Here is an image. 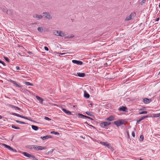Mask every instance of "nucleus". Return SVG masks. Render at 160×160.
Returning <instances> with one entry per match:
<instances>
[{
    "mask_svg": "<svg viewBox=\"0 0 160 160\" xmlns=\"http://www.w3.org/2000/svg\"><path fill=\"white\" fill-rule=\"evenodd\" d=\"M53 34L56 36L61 37L64 36L65 35V33H63L62 31L56 30L53 31Z\"/></svg>",
    "mask_w": 160,
    "mask_h": 160,
    "instance_id": "obj_1",
    "label": "nucleus"
},
{
    "mask_svg": "<svg viewBox=\"0 0 160 160\" xmlns=\"http://www.w3.org/2000/svg\"><path fill=\"white\" fill-rule=\"evenodd\" d=\"M11 114L12 115H13L16 116H17L21 118H24L25 119H26L27 120H29V121H31V119L30 118H28L25 117L24 116H23L22 115H21L20 114H17L16 113H14V112H12Z\"/></svg>",
    "mask_w": 160,
    "mask_h": 160,
    "instance_id": "obj_2",
    "label": "nucleus"
},
{
    "mask_svg": "<svg viewBox=\"0 0 160 160\" xmlns=\"http://www.w3.org/2000/svg\"><path fill=\"white\" fill-rule=\"evenodd\" d=\"M47 148L46 147H42L41 146L34 145V149L36 150H42L46 149Z\"/></svg>",
    "mask_w": 160,
    "mask_h": 160,
    "instance_id": "obj_3",
    "label": "nucleus"
},
{
    "mask_svg": "<svg viewBox=\"0 0 160 160\" xmlns=\"http://www.w3.org/2000/svg\"><path fill=\"white\" fill-rule=\"evenodd\" d=\"M2 145L5 148H8L9 150L12 151V152H17V151L16 149H13L11 147H10V146L8 145L5 144H2Z\"/></svg>",
    "mask_w": 160,
    "mask_h": 160,
    "instance_id": "obj_4",
    "label": "nucleus"
},
{
    "mask_svg": "<svg viewBox=\"0 0 160 160\" xmlns=\"http://www.w3.org/2000/svg\"><path fill=\"white\" fill-rule=\"evenodd\" d=\"M114 123L118 127L121 125L123 124H124V122L122 120H119L115 121Z\"/></svg>",
    "mask_w": 160,
    "mask_h": 160,
    "instance_id": "obj_5",
    "label": "nucleus"
},
{
    "mask_svg": "<svg viewBox=\"0 0 160 160\" xmlns=\"http://www.w3.org/2000/svg\"><path fill=\"white\" fill-rule=\"evenodd\" d=\"M42 14L44 15L45 17L46 18L49 19L52 18V16L48 12H43Z\"/></svg>",
    "mask_w": 160,
    "mask_h": 160,
    "instance_id": "obj_6",
    "label": "nucleus"
},
{
    "mask_svg": "<svg viewBox=\"0 0 160 160\" xmlns=\"http://www.w3.org/2000/svg\"><path fill=\"white\" fill-rule=\"evenodd\" d=\"M111 124V123L108 122H101L100 124V126L102 128H105L108 127L109 125Z\"/></svg>",
    "mask_w": 160,
    "mask_h": 160,
    "instance_id": "obj_7",
    "label": "nucleus"
},
{
    "mask_svg": "<svg viewBox=\"0 0 160 160\" xmlns=\"http://www.w3.org/2000/svg\"><path fill=\"white\" fill-rule=\"evenodd\" d=\"M78 116L79 117V118H88V119H90L92 120H93V119L92 118L88 117V116H85V115H83V114H82L81 113H79L78 114Z\"/></svg>",
    "mask_w": 160,
    "mask_h": 160,
    "instance_id": "obj_8",
    "label": "nucleus"
},
{
    "mask_svg": "<svg viewBox=\"0 0 160 160\" xmlns=\"http://www.w3.org/2000/svg\"><path fill=\"white\" fill-rule=\"evenodd\" d=\"M152 101L151 99H148L147 98H144L143 99V101L145 104H148Z\"/></svg>",
    "mask_w": 160,
    "mask_h": 160,
    "instance_id": "obj_9",
    "label": "nucleus"
},
{
    "mask_svg": "<svg viewBox=\"0 0 160 160\" xmlns=\"http://www.w3.org/2000/svg\"><path fill=\"white\" fill-rule=\"evenodd\" d=\"M22 154L24 155V156L28 157L29 158H32V156H33V155H31L30 154H28L27 152H24L22 153Z\"/></svg>",
    "mask_w": 160,
    "mask_h": 160,
    "instance_id": "obj_10",
    "label": "nucleus"
},
{
    "mask_svg": "<svg viewBox=\"0 0 160 160\" xmlns=\"http://www.w3.org/2000/svg\"><path fill=\"white\" fill-rule=\"evenodd\" d=\"M72 62L74 63H75L79 65H81L83 64L82 62L77 60H72Z\"/></svg>",
    "mask_w": 160,
    "mask_h": 160,
    "instance_id": "obj_11",
    "label": "nucleus"
},
{
    "mask_svg": "<svg viewBox=\"0 0 160 160\" xmlns=\"http://www.w3.org/2000/svg\"><path fill=\"white\" fill-rule=\"evenodd\" d=\"M52 138V136L48 135L43 137H41L40 138H41L42 140H44L46 139H48L49 138Z\"/></svg>",
    "mask_w": 160,
    "mask_h": 160,
    "instance_id": "obj_12",
    "label": "nucleus"
},
{
    "mask_svg": "<svg viewBox=\"0 0 160 160\" xmlns=\"http://www.w3.org/2000/svg\"><path fill=\"white\" fill-rule=\"evenodd\" d=\"M106 120L108 121H111L115 120V118L113 116H111L108 118H107Z\"/></svg>",
    "mask_w": 160,
    "mask_h": 160,
    "instance_id": "obj_13",
    "label": "nucleus"
},
{
    "mask_svg": "<svg viewBox=\"0 0 160 160\" xmlns=\"http://www.w3.org/2000/svg\"><path fill=\"white\" fill-rule=\"evenodd\" d=\"M62 110L66 114L68 115H71V112L67 110L65 108H62Z\"/></svg>",
    "mask_w": 160,
    "mask_h": 160,
    "instance_id": "obj_14",
    "label": "nucleus"
},
{
    "mask_svg": "<svg viewBox=\"0 0 160 160\" xmlns=\"http://www.w3.org/2000/svg\"><path fill=\"white\" fill-rule=\"evenodd\" d=\"M127 109V108L124 106H122V107L119 108L118 110L119 111H125Z\"/></svg>",
    "mask_w": 160,
    "mask_h": 160,
    "instance_id": "obj_15",
    "label": "nucleus"
},
{
    "mask_svg": "<svg viewBox=\"0 0 160 160\" xmlns=\"http://www.w3.org/2000/svg\"><path fill=\"white\" fill-rule=\"evenodd\" d=\"M36 98L39 101L40 103L42 104L43 99L42 98L38 96H36Z\"/></svg>",
    "mask_w": 160,
    "mask_h": 160,
    "instance_id": "obj_16",
    "label": "nucleus"
},
{
    "mask_svg": "<svg viewBox=\"0 0 160 160\" xmlns=\"http://www.w3.org/2000/svg\"><path fill=\"white\" fill-rule=\"evenodd\" d=\"M9 106L11 108L14 109L15 110H21V109L18 107H17L15 106L14 105H10Z\"/></svg>",
    "mask_w": 160,
    "mask_h": 160,
    "instance_id": "obj_17",
    "label": "nucleus"
},
{
    "mask_svg": "<svg viewBox=\"0 0 160 160\" xmlns=\"http://www.w3.org/2000/svg\"><path fill=\"white\" fill-rule=\"evenodd\" d=\"M33 17L35 18H38L39 19H41L42 18V16L41 15L36 14L33 15Z\"/></svg>",
    "mask_w": 160,
    "mask_h": 160,
    "instance_id": "obj_18",
    "label": "nucleus"
},
{
    "mask_svg": "<svg viewBox=\"0 0 160 160\" xmlns=\"http://www.w3.org/2000/svg\"><path fill=\"white\" fill-rule=\"evenodd\" d=\"M77 74L80 77H84L85 76V74L84 73H77Z\"/></svg>",
    "mask_w": 160,
    "mask_h": 160,
    "instance_id": "obj_19",
    "label": "nucleus"
},
{
    "mask_svg": "<svg viewBox=\"0 0 160 160\" xmlns=\"http://www.w3.org/2000/svg\"><path fill=\"white\" fill-rule=\"evenodd\" d=\"M147 117H148V116H144L142 117L141 118H140L139 120H137V124H138L139 123V122H141L142 120H143L144 119H145V118H146Z\"/></svg>",
    "mask_w": 160,
    "mask_h": 160,
    "instance_id": "obj_20",
    "label": "nucleus"
},
{
    "mask_svg": "<svg viewBox=\"0 0 160 160\" xmlns=\"http://www.w3.org/2000/svg\"><path fill=\"white\" fill-rule=\"evenodd\" d=\"M132 13H131L129 16L127 17L125 19V21H128L130 20L132 18Z\"/></svg>",
    "mask_w": 160,
    "mask_h": 160,
    "instance_id": "obj_21",
    "label": "nucleus"
},
{
    "mask_svg": "<svg viewBox=\"0 0 160 160\" xmlns=\"http://www.w3.org/2000/svg\"><path fill=\"white\" fill-rule=\"evenodd\" d=\"M32 128L35 131H37L38 129V126L34 125H32Z\"/></svg>",
    "mask_w": 160,
    "mask_h": 160,
    "instance_id": "obj_22",
    "label": "nucleus"
},
{
    "mask_svg": "<svg viewBox=\"0 0 160 160\" xmlns=\"http://www.w3.org/2000/svg\"><path fill=\"white\" fill-rule=\"evenodd\" d=\"M84 97L86 98H89L90 95L85 91L84 92Z\"/></svg>",
    "mask_w": 160,
    "mask_h": 160,
    "instance_id": "obj_23",
    "label": "nucleus"
},
{
    "mask_svg": "<svg viewBox=\"0 0 160 160\" xmlns=\"http://www.w3.org/2000/svg\"><path fill=\"white\" fill-rule=\"evenodd\" d=\"M12 11L11 10H7V13L10 16H11L12 15Z\"/></svg>",
    "mask_w": 160,
    "mask_h": 160,
    "instance_id": "obj_24",
    "label": "nucleus"
},
{
    "mask_svg": "<svg viewBox=\"0 0 160 160\" xmlns=\"http://www.w3.org/2000/svg\"><path fill=\"white\" fill-rule=\"evenodd\" d=\"M24 83L27 86H33V84L32 83H30L29 82L25 81L24 82Z\"/></svg>",
    "mask_w": 160,
    "mask_h": 160,
    "instance_id": "obj_25",
    "label": "nucleus"
},
{
    "mask_svg": "<svg viewBox=\"0 0 160 160\" xmlns=\"http://www.w3.org/2000/svg\"><path fill=\"white\" fill-rule=\"evenodd\" d=\"M100 143H101L102 145L107 146L108 143L107 142H100Z\"/></svg>",
    "mask_w": 160,
    "mask_h": 160,
    "instance_id": "obj_26",
    "label": "nucleus"
},
{
    "mask_svg": "<svg viewBox=\"0 0 160 160\" xmlns=\"http://www.w3.org/2000/svg\"><path fill=\"white\" fill-rule=\"evenodd\" d=\"M0 9L4 12H6L7 11V9L4 8L3 7H1L0 8Z\"/></svg>",
    "mask_w": 160,
    "mask_h": 160,
    "instance_id": "obj_27",
    "label": "nucleus"
},
{
    "mask_svg": "<svg viewBox=\"0 0 160 160\" xmlns=\"http://www.w3.org/2000/svg\"><path fill=\"white\" fill-rule=\"evenodd\" d=\"M74 37V35H71L66 36L64 38H65V39H66L67 38H73Z\"/></svg>",
    "mask_w": 160,
    "mask_h": 160,
    "instance_id": "obj_28",
    "label": "nucleus"
},
{
    "mask_svg": "<svg viewBox=\"0 0 160 160\" xmlns=\"http://www.w3.org/2000/svg\"><path fill=\"white\" fill-rule=\"evenodd\" d=\"M15 121L16 122H17V123H20V124H26V123L24 122H21V121H20L18 120H15Z\"/></svg>",
    "mask_w": 160,
    "mask_h": 160,
    "instance_id": "obj_29",
    "label": "nucleus"
},
{
    "mask_svg": "<svg viewBox=\"0 0 160 160\" xmlns=\"http://www.w3.org/2000/svg\"><path fill=\"white\" fill-rule=\"evenodd\" d=\"M34 145H29L28 146V148L30 149H31V150H32V149H34Z\"/></svg>",
    "mask_w": 160,
    "mask_h": 160,
    "instance_id": "obj_30",
    "label": "nucleus"
},
{
    "mask_svg": "<svg viewBox=\"0 0 160 160\" xmlns=\"http://www.w3.org/2000/svg\"><path fill=\"white\" fill-rule=\"evenodd\" d=\"M37 29L40 32H42L43 31V28L42 27H39Z\"/></svg>",
    "mask_w": 160,
    "mask_h": 160,
    "instance_id": "obj_31",
    "label": "nucleus"
},
{
    "mask_svg": "<svg viewBox=\"0 0 160 160\" xmlns=\"http://www.w3.org/2000/svg\"><path fill=\"white\" fill-rule=\"evenodd\" d=\"M12 128H14L15 129H19H19H20V128L19 127L15 126L14 125H12Z\"/></svg>",
    "mask_w": 160,
    "mask_h": 160,
    "instance_id": "obj_32",
    "label": "nucleus"
},
{
    "mask_svg": "<svg viewBox=\"0 0 160 160\" xmlns=\"http://www.w3.org/2000/svg\"><path fill=\"white\" fill-rule=\"evenodd\" d=\"M108 148L110 149H112V148L111 146V144L109 143H108L106 146Z\"/></svg>",
    "mask_w": 160,
    "mask_h": 160,
    "instance_id": "obj_33",
    "label": "nucleus"
},
{
    "mask_svg": "<svg viewBox=\"0 0 160 160\" xmlns=\"http://www.w3.org/2000/svg\"><path fill=\"white\" fill-rule=\"evenodd\" d=\"M154 117L158 118L160 116V113L154 114L153 115Z\"/></svg>",
    "mask_w": 160,
    "mask_h": 160,
    "instance_id": "obj_34",
    "label": "nucleus"
},
{
    "mask_svg": "<svg viewBox=\"0 0 160 160\" xmlns=\"http://www.w3.org/2000/svg\"><path fill=\"white\" fill-rule=\"evenodd\" d=\"M51 133L52 134H54L56 135H59V133L58 132H56L55 131H52L51 132Z\"/></svg>",
    "mask_w": 160,
    "mask_h": 160,
    "instance_id": "obj_35",
    "label": "nucleus"
},
{
    "mask_svg": "<svg viewBox=\"0 0 160 160\" xmlns=\"http://www.w3.org/2000/svg\"><path fill=\"white\" fill-rule=\"evenodd\" d=\"M144 139V137L143 135H140L139 138V140L140 141H142Z\"/></svg>",
    "mask_w": 160,
    "mask_h": 160,
    "instance_id": "obj_36",
    "label": "nucleus"
},
{
    "mask_svg": "<svg viewBox=\"0 0 160 160\" xmlns=\"http://www.w3.org/2000/svg\"><path fill=\"white\" fill-rule=\"evenodd\" d=\"M147 112L146 111H144L141 112H140L138 114L139 115H141L142 114H147Z\"/></svg>",
    "mask_w": 160,
    "mask_h": 160,
    "instance_id": "obj_37",
    "label": "nucleus"
},
{
    "mask_svg": "<svg viewBox=\"0 0 160 160\" xmlns=\"http://www.w3.org/2000/svg\"><path fill=\"white\" fill-rule=\"evenodd\" d=\"M14 85H15L16 87H18V88H20V87H22L21 85L20 84H18L17 82L16 83V84H15Z\"/></svg>",
    "mask_w": 160,
    "mask_h": 160,
    "instance_id": "obj_38",
    "label": "nucleus"
},
{
    "mask_svg": "<svg viewBox=\"0 0 160 160\" xmlns=\"http://www.w3.org/2000/svg\"><path fill=\"white\" fill-rule=\"evenodd\" d=\"M86 113L88 115L90 116H92V113L89 112H86Z\"/></svg>",
    "mask_w": 160,
    "mask_h": 160,
    "instance_id": "obj_39",
    "label": "nucleus"
},
{
    "mask_svg": "<svg viewBox=\"0 0 160 160\" xmlns=\"http://www.w3.org/2000/svg\"><path fill=\"white\" fill-rule=\"evenodd\" d=\"M0 63L2 64L3 66L6 65L5 63L3 61L0 60Z\"/></svg>",
    "mask_w": 160,
    "mask_h": 160,
    "instance_id": "obj_40",
    "label": "nucleus"
},
{
    "mask_svg": "<svg viewBox=\"0 0 160 160\" xmlns=\"http://www.w3.org/2000/svg\"><path fill=\"white\" fill-rule=\"evenodd\" d=\"M4 58L6 61H7L8 62H9V61H10L9 60L8 58L6 57H4Z\"/></svg>",
    "mask_w": 160,
    "mask_h": 160,
    "instance_id": "obj_41",
    "label": "nucleus"
},
{
    "mask_svg": "<svg viewBox=\"0 0 160 160\" xmlns=\"http://www.w3.org/2000/svg\"><path fill=\"white\" fill-rule=\"evenodd\" d=\"M44 119L45 120H47L49 121V120H51V119H50V118H49L47 117H45L44 118Z\"/></svg>",
    "mask_w": 160,
    "mask_h": 160,
    "instance_id": "obj_42",
    "label": "nucleus"
},
{
    "mask_svg": "<svg viewBox=\"0 0 160 160\" xmlns=\"http://www.w3.org/2000/svg\"><path fill=\"white\" fill-rule=\"evenodd\" d=\"M146 0H142L141 3V5H142L144 3L146 2Z\"/></svg>",
    "mask_w": 160,
    "mask_h": 160,
    "instance_id": "obj_43",
    "label": "nucleus"
},
{
    "mask_svg": "<svg viewBox=\"0 0 160 160\" xmlns=\"http://www.w3.org/2000/svg\"><path fill=\"white\" fill-rule=\"evenodd\" d=\"M10 82L12 83V84H16V82L15 81H13V80H11L10 81Z\"/></svg>",
    "mask_w": 160,
    "mask_h": 160,
    "instance_id": "obj_44",
    "label": "nucleus"
},
{
    "mask_svg": "<svg viewBox=\"0 0 160 160\" xmlns=\"http://www.w3.org/2000/svg\"><path fill=\"white\" fill-rule=\"evenodd\" d=\"M44 48L45 50L47 51H48L49 50L48 48L46 46L44 47Z\"/></svg>",
    "mask_w": 160,
    "mask_h": 160,
    "instance_id": "obj_45",
    "label": "nucleus"
},
{
    "mask_svg": "<svg viewBox=\"0 0 160 160\" xmlns=\"http://www.w3.org/2000/svg\"><path fill=\"white\" fill-rule=\"evenodd\" d=\"M132 136L134 137H135V132H132Z\"/></svg>",
    "mask_w": 160,
    "mask_h": 160,
    "instance_id": "obj_46",
    "label": "nucleus"
},
{
    "mask_svg": "<svg viewBox=\"0 0 160 160\" xmlns=\"http://www.w3.org/2000/svg\"><path fill=\"white\" fill-rule=\"evenodd\" d=\"M160 19V18L159 17L157 18L155 20V21L156 22L158 21Z\"/></svg>",
    "mask_w": 160,
    "mask_h": 160,
    "instance_id": "obj_47",
    "label": "nucleus"
},
{
    "mask_svg": "<svg viewBox=\"0 0 160 160\" xmlns=\"http://www.w3.org/2000/svg\"><path fill=\"white\" fill-rule=\"evenodd\" d=\"M16 70H20L19 67H18V66H16Z\"/></svg>",
    "mask_w": 160,
    "mask_h": 160,
    "instance_id": "obj_48",
    "label": "nucleus"
},
{
    "mask_svg": "<svg viewBox=\"0 0 160 160\" xmlns=\"http://www.w3.org/2000/svg\"><path fill=\"white\" fill-rule=\"evenodd\" d=\"M66 53H60V54L61 55H64Z\"/></svg>",
    "mask_w": 160,
    "mask_h": 160,
    "instance_id": "obj_49",
    "label": "nucleus"
},
{
    "mask_svg": "<svg viewBox=\"0 0 160 160\" xmlns=\"http://www.w3.org/2000/svg\"><path fill=\"white\" fill-rule=\"evenodd\" d=\"M53 151V149H52L51 150V151H50V152H52Z\"/></svg>",
    "mask_w": 160,
    "mask_h": 160,
    "instance_id": "obj_50",
    "label": "nucleus"
},
{
    "mask_svg": "<svg viewBox=\"0 0 160 160\" xmlns=\"http://www.w3.org/2000/svg\"><path fill=\"white\" fill-rule=\"evenodd\" d=\"M37 24V22H34V23H32V24Z\"/></svg>",
    "mask_w": 160,
    "mask_h": 160,
    "instance_id": "obj_51",
    "label": "nucleus"
},
{
    "mask_svg": "<svg viewBox=\"0 0 160 160\" xmlns=\"http://www.w3.org/2000/svg\"><path fill=\"white\" fill-rule=\"evenodd\" d=\"M128 138H129V133H128Z\"/></svg>",
    "mask_w": 160,
    "mask_h": 160,
    "instance_id": "obj_52",
    "label": "nucleus"
},
{
    "mask_svg": "<svg viewBox=\"0 0 160 160\" xmlns=\"http://www.w3.org/2000/svg\"><path fill=\"white\" fill-rule=\"evenodd\" d=\"M2 117L1 115H0V119H2Z\"/></svg>",
    "mask_w": 160,
    "mask_h": 160,
    "instance_id": "obj_53",
    "label": "nucleus"
},
{
    "mask_svg": "<svg viewBox=\"0 0 160 160\" xmlns=\"http://www.w3.org/2000/svg\"><path fill=\"white\" fill-rule=\"evenodd\" d=\"M28 53H29V54H30V53H31V52H28Z\"/></svg>",
    "mask_w": 160,
    "mask_h": 160,
    "instance_id": "obj_54",
    "label": "nucleus"
},
{
    "mask_svg": "<svg viewBox=\"0 0 160 160\" xmlns=\"http://www.w3.org/2000/svg\"><path fill=\"white\" fill-rule=\"evenodd\" d=\"M51 152H50V151H49L48 152V154H49V153H51Z\"/></svg>",
    "mask_w": 160,
    "mask_h": 160,
    "instance_id": "obj_55",
    "label": "nucleus"
},
{
    "mask_svg": "<svg viewBox=\"0 0 160 160\" xmlns=\"http://www.w3.org/2000/svg\"><path fill=\"white\" fill-rule=\"evenodd\" d=\"M51 152H50V151H49L48 152V154H49V153H51Z\"/></svg>",
    "mask_w": 160,
    "mask_h": 160,
    "instance_id": "obj_56",
    "label": "nucleus"
},
{
    "mask_svg": "<svg viewBox=\"0 0 160 160\" xmlns=\"http://www.w3.org/2000/svg\"><path fill=\"white\" fill-rule=\"evenodd\" d=\"M139 160H143L142 159V158H139Z\"/></svg>",
    "mask_w": 160,
    "mask_h": 160,
    "instance_id": "obj_57",
    "label": "nucleus"
},
{
    "mask_svg": "<svg viewBox=\"0 0 160 160\" xmlns=\"http://www.w3.org/2000/svg\"><path fill=\"white\" fill-rule=\"evenodd\" d=\"M159 8H160V3L159 4Z\"/></svg>",
    "mask_w": 160,
    "mask_h": 160,
    "instance_id": "obj_58",
    "label": "nucleus"
},
{
    "mask_svg": "<svg viewBox=\"0 0 160 160\" xmlns=\"http://www.w3.org/2000/svg\"><path fill=\"white\" fill-rule=\"evenodd\" d=\"M107 63H105V65H107Z\"/></svg>",
    "mask_w": 160,
    "mask_h": 160,
    "instance_id": "obj_59",
    "label": "nucleus"
},
{
    "mask_svg": "<svg viewBox=\"0 0 160 160\" xmlns=\"http://www.w3.org/2000/svg\"><path fill=\"white\" fill-rule=\"evenodd\" d=\"M82 138H83V139H84L85 138H84V137H82Z\"/></svg>",
    "mask_w": 160,
    "mask_h": 160,
    "instance_id": "obj_60",
    "label": "nucleus"
},
{
    "mask_svg": "<svg viewBox=\"0 0 160 160\" xmlns=\"http://www.w3.org/2000/svg\"><path fill=\"white\" fill-rule=\"evenodd\" d=\"M159 74H160V72H159Z\"/></svg>",
    "mask_w": 160,
    "mask_h": 160,
    "instance_id": "obj_61",
    "label": "nucleus"
}]
</instances>
